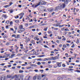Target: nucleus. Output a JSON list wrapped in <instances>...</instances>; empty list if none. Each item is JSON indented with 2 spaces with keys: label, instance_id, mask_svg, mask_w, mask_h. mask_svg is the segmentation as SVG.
<instances>
[{
  "label": "nucleus",
  "instance_id": "nucleus-30",
  "mask_svg": "<svg viewBox=\"0 0 80 80\" xmlns=\"http://www.w3.org/2000/svg\"><path fill=\"white\" fill-rule=\"evenodd\" d=\"M14 28H15V30L16 31V30H17V28H18L16 26H14Z\"/></svg>",
  "mask_w": 80,
  "mask_h": 80
},
{
  "label": "nucleus",
  "instance_id": "nucleus-32",
  "mask_svg": "<svg viewBox=\"0 0 80 80\" xmlns=\"http://www.w3.org/2000/svg\"><path fill=\"white\" fill-rule=\"evenodd\" d=\"M48 33H49V34H50L52 33V32L51 31H49L48 32Z\"/></svg>",
  "mask_w": 80,
  "mask_h": 80
},
{
  "label": "nucleus",
  "instance_id": "nucleus-37",
  "mask_svg": "<svg viewBox=\"0 0 80 80\" xmlns=\"http://www.w3.org/2000/svg\"><path fill=\"white\" fill-rule=\"evenodd\" d=\"M63 47L64 48H66L67 46H66V45L64 44L63 45Z\"/></svg>",
  "mask_w": 80,
  "mask_h": 80
},
{
  "label": "nucleus",
  "instance_id": "nucleus-47",
  "mask_svg": "<svg viewBox=\"0 0 80 80\" xmlns=\"http://www.w3.org/2000/svg\"><path fill=\"white\" fill-rule=\"evenodd\" d=\"M8 27H10V26H9V25L7 26L6 27V29H8Z\"/></svg>",
  "mask_w": 80,
  "mask_h": 80
},
{
  "label": "nucleus",
  "instance_id": "nucleus-18",
  "mask_svg": "<svg viewBox=\"0 0 80 80\" xmlns=\"http://www.w3.org/2000/svg\"><path fill=\"white\" fill-rule=\"evenodd\" d=\"M19 37H20V35L18 34V35H17V36H16L15 38H19Z\"/></svg>",
  "mask_w": 80,
  "mask_h": 80
},
{
  "label": "nucleus",
  "instance_id": "nucleus-23",
  "mask_svg": "<svg viewBox=\"0 0 80 80\" xmlns=\"http://www.w3.org/2000/svg\"><path fill=\"white\" fill-rule=\"evenodd\" d=\"M33 26V28H36V27H38V26L37 25H35Z\"/></svg>",
  "mask_w": 80,
  "mask_h": 80
},
{
  "label": "nucleus",
  "instance_id": "nucleus-61",
  "mask_svg": "<svg viewBox=\"0 0 80 80\" xmlns=\"http://www.w3.org/2000/svg\"><path fill=\"white\" fill-rule=\"evenodd\" d=\"M76 72H78V73H80V71L78 70L76 71Z\"/></svg>",
  "mask_w": 80,
  "mask_h": 80
},
{
  "label": "nucleus",
  "instance_id": "nucleus-11",
  "mask_svg": "<svg viewBox=\"0 0 80 80\" xmlns=\"http://www.w3.org/2000/svg\"><path fill=\"white\" fill-rule=\"evenodd\" d=\"M40 4L41 5H45V4H46V2H45L43 1L41 2H40Z\"/></svg>",
  "mask_w": 80,
  "mask_h": 80
},
{
  "label": "nucleus",
  "instance_id": "nucleus-27",
  "mask_svg": "<svg viewBox=\"0 0 80 80\" xmlns=\"http://www.w3.org/2000/svg\"><path fill=\"white\" fill-rule=\"evenodd\" d=\"M58 39H59V40H61V39H62V37H61V36H58Z\"/></svg>",
  "mask_w": 80,
  "mask_h": 80
},
{
  "label": "nucleus",
  "instance_id": "nucleus-4",
  "mask_svg": "<svg viewBox=\"0 0 80 80\" xmlns=\"http://www.w3.org/2000/svg\"><path fill=\"white\" fill-rule=\"evenodd\" d=\"M19 29L22 30V32H23L24 31H25V28H23V25H21V26H20L19 27Z\"/></svg>",
  "mask_w": 80,
  "mask_h": 80
},
{
  "label": "nucleus",
  "instance_id": "nucleus-63",
  "mask_svg": "<svg viewBox=\"0 0 80 80\" xmlns=\"http://www.w3.org/2000/svg\"><path fill=\"white\" fill-rule=\"evenodd\" d=\"M7 56H3V58H7Z\"/></svg>",
  "mask_w": 80,
  "mask_h": 80
},
{
  "label": "nucleus",
  "instance_id": "nucleus-29",
  "mask_svg": "<svg viewBox=\"0 0 80 80\" xmlns=\"http://www.w3.org/2000/svg\"><path fill=\"white\" fill-rule=\"evenodd\" d=\"M8 36H6V35H4L3 36V38H7Z\"/></svg>",
  "mask_w": 80,
  "mask_h": 80
},
{
  "label": "nucleus",
  "instance_id": "nucleus-59",
  "mask_svg": "<svg viewBox=\"0 0 80 80\" xmlns=\"http://www.w3.org/2000/svg\"><path fill=\"white\" fill-rule=\"evenodd\" d=\"M41 57H45V55H41Z\"/></svg>",
  "mask_w": 80,
  "mask_h": 80
},
{
  "label": "nucleus",
  "instance_id": "nucleus-43",
  "mask_svg": "<svg viewBox=\"0 0 80 80\" xmlns=\"http://www.w3.org/2000/svg\"><path fill=\"white\" fill-rule=\"evenodd\" d=\"M12 37H14L15 38V37H16V35L15 34H13L12 35Z\"/></svg>",
  "mask_w": 80,
  "mask_h": 80
},
{
  "label": "nucleus",
  "instance_id": "nucleus-41",
  "mask_svg": "<svg viewBox=\"0 0 80 80\" xmlns=\"http://www.w3.org/2000/svg\"><path fill=\"white\" fill-rule=\"evenodd\" d=\"M22 30H20L18 31V33H22Z\"/></svg>",
  "mask_w": 80,
  "mask_h": 80
},
{
  "label": "nucleus",
  "instance_id": "nucleus-62",
  "mask_svg": "<svg viewBox=\"0 0 80 80\" xmlns=\"http://www.w3.org/2000/svg\"><path fill=\"white\" fill-rule=\"evenodd\" d=\"M46 60H47V58H45L44 59V60L43 61H45Z\"/></svg>",
  "mask_w": 80,
  "mask_h": 80
},
{
  "label": "nucleus",
  "instance_id": "nucleus-24",
  "mask_svg": "<svg viewBox=\"0 0 80 80\" xmlns=\"http://www.w3.org/2000/svg\"><path fill=\"white\" fill-rule=\"evenodd\" d=\"M48 79L46 77H45L43 78V80H48Z\"/></svg>",
  "mask_w": 80,
  "mask_h": 80
},
{
  "label": "nucleus",
  "instance_id": "nucleus-21",
  "mask_svg": "<svg viewBox=\"0 0 80 80\" xmlns=\"http://www.w3.org/2000/svg\"><path fill=\"white\" fill-rule=\"evenodd\" d=\"M7 78H10V74H8L7 75Z\"/></svg>",
  "mask_w": 80,
  "mask_h": 80
},
{
  "label": "nucleus",
  "instance_id": "nucleus-42",
  "mask_svg": "<svg viewBox=\"0 0 80 80\" xmlns=\"http://www.w3.org/2000/svg\"><path fill=\"white\" fill-rule=\"evenodd\" d=\"M15 77V76H13L12 77L11 76H10V77L11 78H12V79H13V78Z\"/></svg>",
  "mask_w": 80,
  "mask_h": 80
},
{
  "label": "nucleus",
  "instance_id": "nucleus-8",
  "mask_svg": "<svg viewBox=\"0 0 80 80\" xmlns=\"http://www.w3.org/2000/svg\"><path fill=\"white\" fill-rule=\"evenodd\" d=\"M37 80H41V76L40 75H38L37 76Z\"/></svg>",
  "mask_w": 80,
  "mask_h": 80
},
{
  "label": "nucleus",
  "instance_id": "nucleus-17",
  "mask_svg": "<svg viewBox=\"0 0 80 80\" xmlns=\"http://www.w3.org/2000/svg\"><path fill=\"white\" fill-rule=\"evenodd\" d=\"M10 2H9V5H6L5 6H4V8H7V7H10Z\"/></svg>",
  "mask_w": 80,
  "mask_h": 80
},
{
  "label": "nucleus",
  "instance_id": "nucleus-53",
  "mask_svg": "<svg viewBox=\"0 0 80 80\" xmlns=\"http://www.w3.org/2000/svg\"><path fill=\"white\" fill-rule=\"evenodd\" d=\"M28 23H26L25 24V26L26 27H27L28 26Z\"/></svg>",
  "mask_w": 80,
  "mask_h": 80
},
{
  "label": "nucleus",
  "instance_id": "nucleus-16",
  "mask_svg": "<svg viewBox=\"0 0 80 80\" xmlns=\"http://www.w3.org/2000/svg\"><path fill=\"white\" fill-rule=\"evenodd\" d=\"M30 38H28V39H26V43H27L28 42V41H30Z\"/></svg>",
  "mask_w": 80,
  "mask_h": 80
},
{
  "label": "nucleus",
  "instance_id": "nucleus-54",
  "mask_svg": "<svg viewBox=\"0 0 80 80\" xmlns=\"http://www.w3.org/2000/svg\"><path fill=\"white\" fill-rule=\"evenodd\" d=\"M37 38H38V36H36L34 38V39L35 40H37Z\"/></svg>",
  "mask_w": 80,
  "mask_h": 80
},
{
  "label": "nucleus",
  "instance_id": "nucleus-44",
  "mask_svg": "<svg viewBox=\"0 0 80 80\" xmlns=\"http://www.w3.org/2000/svg\"><path fill=\"white\" fill-rule=\"evenodd\" d=\"M33 20H34L35 22H37V20L36 19V18H34L33 19Z\"/></svg>",
  "mask_w": 80,
  "mask_h": 80
},
{
  "label": "nucleus",
  "instance_id": "nucleus-2",
  "mask_svg": "<svg viewBox=\"0 0 80 80\" xmlns=\"http://www.w3.org/2000/svg\"><path fill=\"white\" fill-rule=\"evenodd\" d=\"M58 58V56H55L54 57H52L50 58H47V60H55Z\"/></svg>",
  "mask_w": 80,
  "mask_h": 80
},
{
  "label": "nucleus",
  "instance_id": "nucleus-50",
  "mask_svg": "<svg viewBox=\"0 0 80 80\" xmlns=\"http://www.w3.org/2000/svg\"><path fill=\"white\" fill-rule=\"evenodd\" d=\"M73 68V67L72 66H70L69 67V68Z\"/></svg>",
  "mask_w": 80,
  "mask_h": 80
},
{
  "label": "nucleus",
  "instance_id": "nucleus-7",
  "mask_svg": "<svg viewBox=\"0 0 80 80\" xmlns=\"http://www.w3.org/2000/svg\"><path fill=\"white\" fill-rule=\"evenodd\" d=\"M62 2H64L65 4H67L68 3V1L67 0H62Z\"/></svg>",
  "mask_w": 80,
  "mask_h": 80
},
{
  "label": "nucleus",
  "instance_id": "nucleus-64",
  "mask_svg": "<svg viewBox=\"0 0 80 80\" xmlns=\"http://www.w3.org/2000/svg\"><path fill=\"white\" fill-rule=\"evenodd\" d=\"M62 66L63 67H65V65L64 64H63L62 65Z\"/></svg>",
  "mask_w": 80,
  "mask_h": 80
},
{
  "label": "nucleus",
  "instance_id": "nucleus-52",
  "mask_svg": "<svg viewBox=\"0 0 80 80\" xmlns=\"http://www.w3.org/2000/svg\"><path fill=\"white\" fill-rule=\"evenodd\" d=\"M76 62H77V63H78V62H80V61L77 60L76 61Z\"/></svg>",
  "mask_w": 80,
  "mask_h": 80
},
{
  "label": "nucleus",
  "instance_id": "nucleus-12",
  "mask_svg": "<svg viewBox=\"0 0 80 80\" xmlns=\"http://www.w3.org/2000/svg\"><path fill=\"white\" fill-rule=\"evenodd\" d=\"M59 25V24H52V25L54 27H58L59 25Z\"/></svg>",
  "mask_w": 80,
  "mask_h": 80
},
{
  "label": "nucleus",
  "instance_id": "nucleus-57",
  "mask_svg": "<svg viewBox=\"0 0 80 80\" xmlns=\"http://www.w3.org/2000/svg\"><path fill=\"white\" fill-rule=\"evenodd\" d=\"M23 71H19V73H23Z\"/></svg>",
  "mask_w": 80,
  "mask_h": 80
},
{
  "label": "nucleus",
  "instance_id": "nucleus-9",
  "mask_svg": "<svg viewBox=\"0 0 80 80\" xmlns=\"http://www.w3.org/2000/svg\"><path fill=\"white\" fill-rule=\"evenodd\" d=\"M56 64H57V66H58V67H61V64H60V63L58 62H57Z\"/></svg>",
  "mask_w": 80,
  "mask_h": 80
},
{
  "label": "nucleus",
  "instance_id": "nucleus-5",
  "mask_svg": "<svg viewBox=\"0 0 80 80\" xmlns=\"http://www.w3.org/2000/svg\"><path fill=\"white\" fill-rule=\"evenodd\" d=\"M25 79L27 80H31V77L30 76H26L25 78Z\"/></svg>",
  "mask_w": 80,
  "mask_h": 80
},
{
  "label": "nucleus",
  "instance_id": "nucleus-10",
  "mask_svg": "<svg viewBox=\"0 0 80 80\" xmlns=\"http://www.w3.org/2000/svg\"><path fill=\"white\" fill-rule=\"evenodd\" d=\"M40 5V2H39L38 3H37V5H35L34 6V8H36V7H38V6H39Z\"/></svg>",
  "mask_w": 80,
  "mask_h": 80
},
{
  "label": "nucleus",
  "instance_id": "nucleus-35",
  "mask_svg": "<svg viewBox=\"0 0 80 80\" xmlns=\"http://www.w3.org/2000/svg\"><path fill=\"white\" fill-rule=\"evenodd\" d=\"M54 30L57 31L58 30V28H55Z\"/></svg>",
  "mask_w": 80,
  "mask_h": 80
},
{
  "label": "nucleus",
  "instance_id": "nucleus-48",
  "mask_svg": "<svg viewBox=\"0 0 80 80\" xmlns=\"http://www.w3.org/2000/svg\"><path fill=\"white\" fill-rule=\"evenodd\" d=\"M62 41H65V40H66V38H64L62 39Z\"/></svg>",
  "mask_w": 80,
  "mask_h": 80
},
{
  "label": "nucleus",
  "instance_id": "nucleus-22",
  "mask_svg": "<svg viewBox=\"0 0 80 80\" xmlns=\"http://www.w3.org/2000/svg\"><path fill=\"white\" fill-rule=\"evenodd\" d=\"M15 56V54H12L11 55V56H10L11 58H13L14 56Z\"/></svg>",
  "mask_w": 80,
  "mask_h": 80
},
{
  "label": "nucleus",
  "instance_id": "nucleus-55",
  "mask_svg": "<svg viewBox=\"0 0 80 80\" xmlns=\"http://www.w3.org/2000/svg\"><path fill=\"white\" fill-rule=\"evenodd\" d=\"M56 42H57V43H60V41L58 40H57L56 41Z\"/></svg>",
  "mask_w": 80,
  "mask_h": 80
},
{
  "label": "nucleus",
  "instance_id": "nucleus-40",
  "mask_svg": "<svg viewBox=\"0 0 80 80\" xmlns=\"http://www.w3.org/2000/svg\"><path fill=\"white\" fill-rule=\"evenodd\" d=\"M10 21H7L6 22V23H7V24H8V23H9V22Z\"/></svg>",
  "mask_w": 80,
  "mask_h": 80
},
{
  "label": "nucleus",
  "instance_id": "nucleus-46",
  "mask_svg": "<svg viewBox=\"0 0 80 80\" xmlns=\"http://www.w3.org/2000/svg\"><path fill=\"white\" fill-rule=\"evenodd\" d=\"M32 31H33V32H35L36 30L35 29H32Z\"/></svg>",
  "mask_w": 80,
  "mask_h": 80
},
{
  "label": "nucleus",
  "instance_id": "nucleus-25",
  "mask_svg": "<svg viewBox=\"0 0 80 80\" xmlns=\"http://www.w3.org/2000/svg\"><path fill=\"white\" fill-rule=\"evenodd\" d=\"M22 15V16H23V15H24V13L22 12V13H20L19 15Z\"/></svg>",
  "mask_w": 80,
  "mask_h": 80
},
{
  "label": "nucleus",
  "instance_id": "nucleus-14",
  "mask_svg": "<svg viewBox=\"0 0 80 80\" xmlns=\"http://www.w3.org/2000/svg\"><path fill=\"white\" fill-rule=\"evenodd\" d=\"M58 80H62V77H58Z\"/></svg>",
  "mask_w": 80,
  "mask_h": 80
},
{
  "label": "nucleus",
  "instance_id": "nucleus-20",
  "mask_svg": "<svg viewBox=\"0 0 80 80\" xmlns=\"http://www.w3.org/2000/svg\"><path fill=\"white\" fill-rule=\"evenodd\" d=\"M37 79V76H34L33 78V80H35Z\"/></svg>",
  "mask_w": 80,
  "mask_h": 80
},
{
  "label": "nucleus",
  "instance_id": "nucleus-31",
  "mask_svg": "<svg viewBox=\"0 0 80 80\" xmlns=\"http://www.w3.org/2000/svg\"><path fill=\"white\" fill-rule=\"evenodd\" d=\"M33 28V26H31L29 27V28Z\"/></svg>",
  "mask_w": 80,
  "mask_h": 80
},
{
  "label": "nucleus",
  "instance_id": "nucleus-13",
  "mask_svg": "<svg viewBox=\"0 0 80 80\" xmlns=\"http://www.w3.org/2000/svg\"><path fill=\"white\" fill-rule=\"evenodd\" d=\"M48 11L49 12H52L53 11V9H50L48 10Z\"/></svg>",
  "mask_w": 80,
  "mask_h": 80
},
{
  "label": "nucleus",
  "instance_id": "nucleus-36",
  "mask_svg": "<svg viewBox=\"0 0 80 80\" xmlns=\"http://www.w3.org/2000/svg\"><path fill=\"white\" fill-rule=\"evenodd\" d=\"M21 55H22V54H17V56H18V57L20 56H21Z\"/></svg>",
  "mask_w": 80,
  "mask_h": 80
},
{
  "label": "nucleus",
  "instance_id": "nucleus-34",
  "mask_svg": "<svg viewBox=\"0 0 80 80\" xmlns=\"http://www.w3.org/2000/svg\"><path fill=\"white\" fill-rule=\"evenodd\" d=\"M41 64V63H40V62H38L37 64L38 65H40Z\"/></svg>",
  "mask_w": 80,
  "mask_h": 80
},
{
  "label": "nucleus",
  "instance_id": "nucleus-33",
  "mask_svg": "<svg viewBox=\"0 0 80 80\" xmlns=\"http://www.w3.org/2000/svg\"><path fill=\"white\" fill-rule=\"evenodd\" d=\"M34 71L35 72H38V69H35L34 70Z\"/></svg>",
  "mask_w": 80,
  "mask_h": 80
},
{
  "label": "nucleus",
  "instance_id": "nucleus-38",
  "mask_svg": "<svg viewBox=\"0 0 80 80\" xmlns=\"http://www.w3.org/2000/svg\"><path fill=\"white\" fill-rule=\"evenodd\" d=\"M68 70H69V71H73V69H68Z\"/></svg>",
  "mask_w": 80,
  "mask_h": 80
},
{
  "label": "nucleus",
  "instance_id": "nucleus-19",
  "mask_svg": "<svg viewBox=\"0 0 80 80\" xmlns=\"http://www.w3.org/2000/svg\"><path fill=\"white\" fill-rule=\"evenodd\" d=\"M77 41L76 42V43L78 44V43H80V41H79V39H77Z\"/></svg>",
  "mask_w": 80,
  "mask_h": 80
},
{
  "label": "nucleus",
  "instance_id": "nucleus-51",
  "mask_svg": "<svg viewBox=\"0 0 80 80\" xmlns=\"http://www.w3.org/2000/svg\"><path fill=\"white\" fill-rule=\"evenodd\" d=\"M31 68V67H28L27 68V69H30Z\"/></svg>",
  "mask_w": 80,
  "mask_h": 80
},
{
  "label": "nucleus",
  "instance_id": "nucleus-26",
  "mask_svg": "<svg viewBox=\"0 0 80 80\" xmlns=\"http://www.w3.org/2000/svg\"><path fill=\"white\" fill-rule=\"evenodd\" d=\"M15 22H16V23H18L19 22V20H16L15 21Z\"/></svg>",
  "mask_w": 80,
  "mask_h": 80
},
{
  "label": "nucleus",
  "instance_id": "nucleus-56",
  "mask_svg": "<svg viewBox=\"0 0 80 80\" xmlns=\"http://www.w3.org/2000/svg\"><path fill=\"white\" fill-rule=\"evenodd\" d=\"M18 17H19L18 16H17V17H16V16H15V18H18Z\"/></svg>",
  "mask_w": 80,
  "mask_h": 80
},
{
  "label": "nucleus",
  "instance_id": "nucleus-39",
  "mask_svg": "<svg viewBox=\"0 0 80 80\" xmlns=\"http://www.w3.org/2000/svg\"><path fill=\"white\" fill-rule=\"evenodd\" d=\"M75 47V44H73V45L71 47L72 48H74Z\"/></svg>",
  "mask_w": 80,
  "mask_h": 80
},
{
  "label": "nucleus",
  "instance_id": "nucleus-6",
  "mask_svg": "<svg viewBox=\"0 0 80 80\" xmlns=\"http://www.w3.org/2000/svg\"><path fill=\"white\" fill-rule=\"evenodd\" d=\"M0 80H7V79L5 78V76H2L0 78Z\"/></svg>",
  "mask_w": 80,
  "mask_h": 80
},
{
  "label": "nucleus",
  "instance_id": "nucleus-28",
  "mask_svg": "<svg viewBox=\"0 0 80 80\" xmlns=\"http://www.w3.org/2000/svg\"><path fill=\"white\" fill-rule=\"evenodd\" d=\"M47 28H44V31H47Z\"/></svg>",
  "mask_w": 80,
  "mask_h": 80
},
{
  "label": "nucleus",
  "instance_id": "nucleus-49",
  "mask_svg": "<svg viewBox=\"0 0 80 80\" xmlns=\"http://www.w3.org/2000/svg\"><path fill=\"white\" fill-rule=\"evenodd\" d=\"M64 26V25H60L59 26V27H63Z\"/></svg>",
  "mask_w": 80,
  "mask_h": 80
},
{
  "label": "nucleus",
  "instance_id": "nucleus-60",
  "mask_svg": "<svg viewBox=\"0 0 80 80\" xmlns=\"http://www.w3.org/2000/svg\"><path fill=\"white\" fill-rule=\"evenodd\" d=\"M44 47H45V48H48V46H47L46 45H45L44 46Z\"/></svg>",
  "mask_w": 80,
  "mask_h": 80
},
{
  "label": "nucleus",
  "instance_id": "nucleus-58",
  "mask_svg": "<svg viewBox=\"0 0 80 80\" xmlns=\"http://www.w3.org/2000/svg\"><path fill=\"white\" fill-rule=\"evenodd\" d=\"M52 36H53V34H50L49 35V37H52Z\"/></svg>",
  "mask_w": 80,
  "mask_h": 80
},
{
  "label": "nucleus",
  "instance_id": "nucleus-15",
  "mask_svg": "<svg viewBox=\"0 0 80 80\" xmlns=\"http://www.w3.org/2000/svg\"><path fill=\"white\" fill-rule=\"evenodd\" d=\"M2 17H3L5 19H6L7 18V15L5 14H3Z\"/></svg>",
  "mask_w": 80,
  "mask_h": 80
},
{
  "label": "nucleus",
  "instance_id": "nucleus-3",
  "mask_svg": "<svg viewBox=\"0 0 80 80\" xmlns=\"http://www.w3.org/2000/svg\"><path fill=\"white\" fill-rule=\"evenodd\" d=\"M15 77H16V78L15 80H20V78H21V77H20L18 75H16Z\"/></svg>",
  "mask_w": 80,
  "mask_h": 80
},
{
  "label": "nucleus",
  "instance_id": "nucleus-45",
  "mask_svg": "<svg viewBox=\"0 0 80 80\" xmlns=\"http://www.w3.org/2000/svg\"><path fill=\"white\" fill-rule=\"evenodd\" d=\"M13 10L12 9H11L10 10V13H13Z\"/></svg>",
  "mask_w": 80,
  "mask_h": 80
},
{
  "label": "nucleus",
  "instance_id": "nucleus-1",
  "mask_svg": "<svg viewBox=\"0 0 80 80\" xmlns=\"http://www.w3.org/2000/svg\"><path fill=\"white\" fill-rule=\"evenodd\" d=\"M65 3H63L62 4H59L58 6L56 7L55 11H57V10H58V9H62V8H65Z\"/></svg>",
  "mask_w": 80,
  "mask_h": 80
}]
</instances>
